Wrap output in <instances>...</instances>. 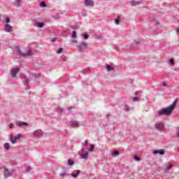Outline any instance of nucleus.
<instances>
[{
  "mask_svg": "<svg viewBox=\"0 0 179 179\" xmlns=\"http://www.w3.org/2000/svg\"><path fill=\"white\" fill-rule=\"evenodd\" d=\"M178 98H176L173 101V104L170 105L167 108H164L157 111L158 115H171L173 114V111H174V108L177 106V103H178Z\"/></svg>",
  "mask_w": 179,
  "mask_h": 179,
  "instance_id": "f257e3e1",
  "label": "nucleus"
},
{
  "mask_svg": "<svg viewBox=\"0 0 179 179\" xmlns=\"http://www.w3.org/2000/svg\"><path fill=\"white\" fill-rule=\"evenodd\" d=\"M17 52L21 56V57H30L33 55V53L31 52V50H27L26 53H23L22 52V50H20V47L16 46Z\"/></svg>",
  "mask_w": 179,
  "mask_h": 179,
  "instance_id": "f03ea898",
  "label": "nucleus"
},
{
  "mask_svg": "<svg viewBox=\"0 0 179 179\" xmlns=\"http://www.w3.org/2000/svg\"><path fill=\"white\" fill-rule=\"evenodd\" d=\"M87 43L83 41L80 42L78 45L77 48H78V50L80 52H82V51H85V50H87Z\"/></svg>",
  "mask_w": 179,
  "mask_h": 179,
  "instance_id": "7ed1b4c3",
  "label": "nucleus"
},
{
  "mask_svg": "<svg viewBox=\"0 0 179 179\" xmlns=\"http://www.w3.org/2000/svg\"><path fill=\"white\" fill-rule=\"evenodd\" d=\"M155 129H157V131H159L160 132H163L164 131V123L163 122H159L155 124Z\"/></svg>",
  "mask_w": 179,
  "mask_h": 179,
  "instance_id": "20e7f679",
  "label": "nucleus"
},
{
  "mask_svg": "<svg viewBox=\"0 0 179 179\" xmlns=\"http://www.w3.org/2000/svg\"><path fill=\"white\" fill-rule=\"evenodd\" d=\"M21 136H22V134H19L15 136H13V135H10V140L11 143H13V144L16 143V141L17 139H20Z\"/></svg>",
  "mask_w": 179,
  "mask_h": 179,
  "instance_id": "39448f33",
  "label": "nucleus"
},
{
  "mask_svg": "<svg viewBox=\"0 0 179 179\" xmlns=\"http://www.w3.org/2000/svg\"><path fill=\"white\" fill-rule=\"evenodd\" d=\"M81 151H83V153L80 154L81 159H84V160H86V159H87V157H89V152L85 151V148H83V147L81 148Z\"/></svg>",
  "mask_w": 179,
  "mask_h": 179,
  "instance_id": "423d86ee",
  "label": "nucleus"
},
{
  "mask_svg": "<svg viewBox=\"0 0 179 179\" xmlns=\"http://www.w3.org/2000/svg\"><path fill=\"white\" fill-rule=\"evenodd\" d=\"M32 135L34 136H43V135H44V132L43 131V130L39 129L35 130L32 133Z\"/></svg>",
  "mask_w": 179,
  "mask_h": 179,
  "instance_id": "0eeeda50",
  "label": "nucleus"
},
{
  "mask_svg": "<svg viewBox=\"0 0 179 179\" xmlns=\"http://www.w3.org/2000/svg\"><path fill=\"white\" fill-rule=\"evenodd\" d=\"M19 73V68L16 67L10 70L11 78H16V75Z\"/></svg>",
  "mask_w": 179,
  "mask_h": 179,
  "instance_id": "6e6552de",
  "label": "nucleus"
},
{
  "mask_svg": "<svg viewBox=\"0 0 179 179\" xmlns=\"http://www.w3.org/2000/svg\"><path fill=\"white\" fill-rule=\"evenodd\" d=\"M13 30V27L9 25V24H6L4 25V31H6V33H10V31H12Z\"/></svg>",
  "mask_w": 179,
  "mask_h": 179,
  "instance_id": "1a4fd4ad",
  "label": "nucleus"
},
{
  "mask_svg": "<svg viewBox=\"0 0 179 179\" xmlns=\"http://www.w3.org/2000/svg\"><path fill=\"white\" fill-rule=\"evenodd\" d=\"M166 153V151L164 149H161V150H155L153 152V155H160L161 156H163V155H164Z\"/></svg>",
  "mask_w": 179,
  "mask_h": 179,
  "instance_id": "9d476101",
  "label": "nucleus"
},
{
  "mask_svg": "<svg viewBox=\"0 0 179 179\" xmlns=\"http://www.w3.org/2000/svg\"><path fill=\"white\" fill-rule=\"evenodd\" d=\"M141 3H142V0H131L130 2L131 6H136L141 5Z\"/></svg>",
  "mask_w": 179,
  "mask_h": 179,
  "instance_id": "9b49d317",
  "label": "nucleus"
},
{
  "mask_svg": "<svg viewBox=\"0 0 179 179\" xmlns=\"http://www.w3.org/2000/svg\"><path fill=\"white\" fill-rule=\"evenodd\" d=\"M85 6H94V1L93 0H85Z\"/></svg>",
  "mask_w": 179,
  "mask_h": 179,
  "instance_id": "f8f14e48",
  "label": "nucleus"
},
{
  "mask_svg": "<svg viewBox=\"0 0 179 179\" xmlns=\"http://www.w3.org/2000/svg\"><path fill=\"white\" fill-rule=\"evenodd\" d=\"M70 125L71 127H73V128H79V122L78 121H70Z\"/></svg>",
  "mask_w": 179,
  "mask_h": 179,
  "instance_id": "ddd939ff",
  "label": "nucleus"
},
{
  "mask_svg": "<svg viewBox=\"0 0 179 179\" xmlns=\"http://www.w3.org/2000/svg\"><path fill=\"white\" fill-rule=\"evenodd\" d=\"M4 169V177H12V173L9 172V170L6 168Z\"/></svg>",
  "mask_w": 179,
  "mask_h": 179,
  "instance_id": "4468645a",
  "label": "nucleus"
},
{
  "mask_svg": "<svg viewBox=\"0 0 179 179\" xmlns=\"http://www.w3.org/2000/svg\"><path fill=\"white\" fill-rule=\"evenodd\" d=\"M17 127H29V124L26 122H20L17 123Z\"/></svg>",
  "mask_w": 179,
  "mask_h": 179,
  "instance_id": "2eb2a0df",
  "label": "nucleus"
},
{
  "mask_svg": "<svg viewBox=\"0 0 179 179\" xmlns=\"http://www.w3.org/2000/svg\"><path fill=\"white\" fill-rule=\"evenodd\" d=\"M150 22H151L154 26H157V24H159V22L157 20H156V19H155V17H151L150 18Z\"/></svg>",
  "mask_w": 179,
  "mask_h": 179,
  "instance_id": "dca6fc26",
  "label": "nucleus"
},
{
  "mask_svg": "<svg viewBox=\"0 0 179 179\" xmlns=\"http://www.w3.org/2000/svg\"><path fill=\"white\" fill-rule=\"evenodd\" d=\"M106 71L108 72H110L111 71H114V67L110 66V65H108V64H106Z\"/></svg>",
  "mask_w": 179,
  "mask_h": 179,
  "instance_id": "f3484780",
  "label": "nucleus"
},
{
  "mask_svg": "<svg viewBox=\"0 0 179 179\" xmlns=\"http://www.w3.org/2000/svg\"><path fill=\"white\" fill-rule=\"evenodd\" d=\"M80 174V171H77L76 173H71V177H73V178H78V176Z\"/></svg>",
  "mask_w": 179,
  "mask_h": 179,
  "instance_id": "a211bd4d",
  "label": "nucleus"
},
{
  "mask_svg": "<svg viewBox=\"0 0 179 179\" xmlns=\"http://www.w3.org/2000/svg\"><path fill=\"white\" fill-rule=\"evenodd\" d=\"M94 150V145L93 144H90V148H88L87 152H93Z\"/></svg>",
  "mask_w": 179,
  "mask_h": 179,
  "instance_id": "6ab92c4d",
  "label": "nucleus"
},
{
  "mask_svg": "<svg viewBox=\"0 0 179 179\" xmlns=\"http://www.w3.org/2000/svg\"><path fill=\"white\" fill-rule=\"evenodd\" d=\"M4 149L9 150L10 149V145L8 143H4Z\"/></svg>",
  "mask_w": 179,
  "mask_h": 179,
  "instance_id": "aec40b11",
  "label": "nucleus"
},
{
  "mask_svg": "<svg viewBox=\"0 0 179 179\" xmlns=\"http://www.w3.org/2000/svg\"><path fill=\"white\" fill-rule=\"evenodd\" d=\"M67 164L69 166H73V164H75V162L73 161H72L71 159H68Z\"/></svg>",
  "mask_w": 179,
  "mask_h": 179,
  "instance_id": "412c9836",
  "label": "nucleus"
},
{
  "mask_svg": "<svg viewBox=\"0 0 179 179\" xmlns=\"http://www.w3.org/2000/svg\"><path fill=\"white\" fill-rule=\"evenodd\" d=\"M82 36L85 40H87V38H89V37H90L89 34H87V33L83 34Z\"/></svg>",
  "mask_w": 179,
  "mask_h": 179,
  "instance_id": "4be33fe9",
  "label": "nucleus"
},
{
  "mask_svg": "<svg viewBox=\"0 0 179 179\" xmlns=\"http://www.w3.org/2000/svg\"><path fill=\"white\" fill-rule=\"evenodd\" d=\"M23 83H24V85H26L27 87L29 86V80L27 79V78H25L23 80Z\"/></svg>",
  "mask_w": 179,
  "mask_h": 179,
  "instance_id": "5701e85b",
  "label": "nucleus"
},
{
  "mask_svg": "<svg viewBox=\"0 0 179 179\" xmlns=\"http://www.w3.org/2000/svg\"><path fill=\"white\" fill-rule=\"evenodd\" d=\"M120 155V152L118 151H113L112 152V156H113L114 157H115L116 156H118Z\"/></svg>",
  "mask_w": 179,
  "mask_h": 179,
  "instance_id": "b1692460",
  "label": "nucleus"
},
{
  "mask_svg": "<svg viewBox=\"0 0 179 179\" xmlns=\"http://www.w3.org/2000/svg\"><path fill=\"white\" fill-rule=\"evenodd\" d=\"M20 3H22V0H16L15 1V6H20Z\"/></svg>",
  "mask_w": 179,
  "mask_h": 179,
  "instance_id": "393cba45",
  "label": "nucleus"
},
{
  "mask_svg": "<svg viewBox=\"0 0 179 179\" xmlns=\"http://www.w3.org/2000/svg\"><path fill=\"white\" fill-rule=\"evenodd\" d=\"M44 22H37V27H40V28H42V27H44Z\"/></svg>",
  "mask_w": 179,
  "mask_h": 179,
  "instance_id": "a878e982",
  "label": "nucleus"
},
{
  "mask_svg": "<svg viewBox=\"0 0 179 179\" xmlns=\"http://www.w3.org/2000/svg\"><path fill=\"white\" fill-rule=\"evenodd\" d=\"M65 176H66V171H63V172L59 173V176L62 177V178L65 177Z\"/></svg>",
  "mask_w": 179,
  "mask_h": 179,
  "instance_id": "bb28decb",
  "label": "nucleus"
},
{
  "mask_svg": "<svg viewBox=\"0 0 179 179\" xmlns=\"http://www.w3.org/2000/svg\"><path fill=\"white\" fill-rule=\"evenodd\" d=\"M134 159L136 161V162H141V158L139 157H138L137 155H134Z\"/></svg>",
  "mask_w": 179,
  "mask_h": 179,
  "instance_id": "cd10ccee",
  "label": "nucleus"
},
{
  "mask_svg": "<svg viewBox=\"0 0 179 179\" xmlns=\"http://www.w3.org/2000/svg\"><path fill=\"white\" fill-rule=\"evenodd\" d=\"M40 6H41V8H47V4L44 2H41L40 3Z\"/></svg>",
  "mask_w": 179,
  "mask_h": 179,
  "instance_id": "c85d7f7f",
  "label": "nucleus"
},
{
  "mask_svg": "<svg viewBox=\"0 0 179 179\" xmlns=\"http://www.w3.org/2000/svg\"><path fill=\"white\" fill-rule=\"evenodd\" d=\"M124 111H129L130 108H129V106L128 105H125L124 106Z\"/></svg>",
  "mask_w": 179,
  "mask_h": 179,
  "instance_id": "c756f323",
  "label": "nucleus"
},
{
  "mask_svg": "<svg viewBox=\"0 0 179 179\" xmlns=\"http://www.w3.org/2000/svg\"><path fill=\"white\" fill-rule=\"evenodd\" d=\"M73 108H75V107H73V106H70V107H69L68 108V110H69V113H72V110H73Z\"/></svg>",
  "mask_w": 179,
  "mask_h": 179,
  "instance_id": "7c9ffc66",
  "label": "nucleus"
},
{
  "mask_svg": "<svg viewBox=\"0 0 179 179\" xmlns=\"http://www.w3.org/2000/svg\"><path fill=\"white\" fill-rule=\"evenodd\" d=\"M115 24H120V17H117L116 20H115Z\"/></svg>",
  "mask_w": 179,
  "mask_h": 179,
  "instance_id": "2f4dec72",
  "label": "nucleus"
},
{
  "mask_svg": "<svg viewBox=\"0 0 179 179\" xmlns=\"http://www.w3.org/2000/svg\"><path fill=\"white\" fill-rule=\"evenodd\" d=\"M171 165H167L166 167L165 168V171H167L168 170H171Z\"/></svg>",
  "mask_w": 179,
  "mask_h": 179,
  "instance_id": "473e14b6",
  "label": "nucleus"
},
{
  "mask_svg": "<svg viewBox=\"0 0 179 179\" xmlns=\"http://www.w3.org/2000/svg\"><path fill=\"white\" fill-rule=\"evenodd\" d=\"M62 51H64V48H59V50H57V53L61 54V52H62Z\"/></svg>",
  "mask_w": 179,
  "mask_h": 179,
  "instance_id": "72a5a7b5",
  "label": "nucleus"
},
{
  "mask_svg": "<svg viewBox=\"0 0 179 179\" xmlns=\"http://www.w3.org/2000/svg\"><path fill=\"white\" fill-rule=\"evenodd\" d=\"M72 37L73 38H76V31H72Z\"/></svg>",
  "mask_w": 179,
  "mask_h": 179,
  "instance_id": "f704fd0d",
  "label": "nucleus"
},
{
  "mask_svg": "<svg viewBox=\"0 0 179 179\" xmlns=\"http://www.w3.org/2000/svg\"><path fill=\"white\" fill-rule=\"evenodd\" d=\"M88 143H89V141L87 140H85L84 141V145H85V146H86V148H88V146H89Z\"/></svg>",
  "mask_w": 179,
  "mask_h": 179,
  "instance_id": "c9c22d12",
  "label": "nucleus"
},
{
  "mask_svg": "<svg viewBox=\"0 0 179 179\" xmlns=\"http://www.w3.org/2000/svg\"><path fill=\"white\" fill-rule=\"evenodd\" d=\"M10 20L9 19V17H6V20H5V23L6 24H8V23H10Z\"/></svg>",
  "mask_w": 179,
  "mask_h": 179,
  "instance_id": "e433bc0d",
  "label": "nucleus"
},
{
  "mask_svg": "<svg viewBox=\"0 0 179 179\" xmlns=\"http://www.w3.org/2000/svg\"><path fill=\"white\" fill-rule=\"evenodd\" d=\"M169 64H171V65H173L174 64V59H170Z\"/></svg>",
  "mask_w": 179,
  "mask_h": 179,
  "instance_id": "4c0bfd02",
  "label": "nucleus"
},
{
  "mask_svg": "<svg viewBox=\"0 0 179 179\" xmlns=\"http://www.w3.org/2000/svg\"><path fill=\"white\" fill-rule=\"evenodd\" d=\"M30 170H31V166H27V169H26L27 173H29V171H30Z\"/></svg>",
  "mask_w": 179,
  "mask_h": 179,
  "instance_id": "58836bf2",
  "label": "nucleus"
},
{
  "mask_svg": "<svg viewBox=\"0 0 179 179\" xmlns=\"http://www.w3.org/2000/svg\"><path fill=\"white\" fill-rule=\"evenodd\" d=\"M34 77H35L36 78H41V75H40V74H35V75H34Z\"/></svg>",
  "mask_w": 179,
  "mask_h": 179,
  "instance_id": "ea45409f",
  "label": "nucleus"
},
{
  "mask_svg": "<svg viewBox=\"0 0 179 179\" xmlns=\"http://www.w3.org/2000/svg\"><path fill=\"white\" fill-rule=\"evenodd\" d=\"M71 43H73V44H76V43H78V41H76V39H72Z\"/></svg>",
  "mask_w": 179,
  "mask_h": 179,
  "instance_id": "a19ab883",
  "label": "nucleus"
},
{
  "mask_svg": "<svg viewBox=\"0 0 179 179\" xmlns=\"http://www.w3.org/2000/svg\"><path fill=\"white\" fill-rule=\"evenodd\" d=\"M59 113H60V114H62L64 113V110L61 108H59Z\"/></svg>",
  "mask_w": 179,
  "mask_h": 179,
  "instance_id": "79ce46f5",
  "label": "nucleus"
},
{
  "mask_svg": "<svg viewBox=\"0 0 179 179\" xmlns=\"http://www.w3.org/2000/svg\"><path fill=\"white\" fill-rule=\"evenodd\" d=\"M138 100H139V97L133 98V101H138Z\"/></svg>",
  "mask_w": 179,
  "mask_h": 179,
  "instance_id": "37998d69",
  "label": "nucleus"
},
{
  "mask_svg": "<svg viewBox=\"0 0 179 179\" xmlns=\"http://www.w3.org/2000/svg\"><path fill=\"white\" fill-rule=\"evenodd\" d=\"M86 72H89V70H87V69H84V70H83V73L85 74Z\"/></svg>",
  "mask_w": 179,
  "mask_h": 179,
  "instance_id": "c03bdc74",
  "label": "nucleus"
},
{
  "mask_svg": "<svg viewBox=\"0 0 179 179\" xmlns=\"http://www.w3.org/2000/svg\"><path fill=\"white\" fill-rule=\"evenodd\" d=\"M9 128L10 129H12V128H13V124L12 123L9 124Z\"/></svg>",
  "mask_w": 179,
  "mask_h": 179,
  "instance_id": "a18cd8bd",
  "label": "nucleus"
},
{
  "mask_svg": "<svg viewBox=\"0 0 179 179\" xmlns=\"http://www.w3.org/2000/svg\"><path fill=\"white\" fill-rule=\"evenodd\" d=\"M162 86H163L164 87H166V86H167V84L164 82V83H162Z\"/></svg>",
  "mask_w": 179,
  "mask_h": 179,
  "instance_id": "49530a36",
  "label": "nucleus"
},
{
  "mask_svg": "<svg viewBox=\"0 0 179 179\" xmlns=\"http://www.w3.org/2000/svg\"><path fill=\"white\" fill-rule=\"evenodd\" d=\"M176 33L179 35V28H176Z\"/></svg>",
  "mask_w": 179,
  "mask_h": 179,
  "instance_id": "de8ad7c7",
  "label": "nucleus"
},
{
  "mask_svg": "<svg viewBox=\"0 0 179 179\" xmlns=\"http://www.w3.org/2000/svg\"><path fill=\"white\" fill-rule=\"evenodd\" d=\"M55 40H57V38H52V43H54L55 41Z\"/></svg>",
  "mask_w": 179,
  "mask_h": 179,
  "instance_id": "09e8293b",
  "label": "nucleus"
},
{
  "mask_svg": "<svg viewBox=\"0 0 179 179\" xmlns=\"http://www.w3.org/2000/svg\"><path fill=\"white\" fill-rule=\"evenodd\" d=\"M106 118L108 120V118H110V115H106Z\"/></svg>",
  "mask_w": 179,
  "mask_h": 179,
  "instance_id": "8fccbe9b",
  "label": "nucleus"
},
{
  "mask_svg": "<svg viewBox=\"0 0 179 179\" xmlns=\"http://www.w3.org/2000/svg\"><path fill=\"white\" fill-rule=\"evenodd\" d=\"M138 93H139V92H135V95L137 96V94H138Z\"/></svg>",
  "mask_w": 179,
  "mask_h": 179,
  "instance_id": "3c124183",
  "label": "nucleus"
},
{
  "mask_svg": "<svg viewBox=\"0 0 179 179\" xmlns=\"http://www.w3.org/2000/svg\"><path fill=\"white\" fill-rule=\"evenodd\" d=\"M139 43H140L139 41H136V44L137 45L139 44Z\"/></svg>",
  "mask_w": 179,
  "mask_h": 179,
  "instance_id": "603ef678",
  "label": "nucleus"
},
{
  "mask_svg": "<svg viewBox=\"0 0 179 179\" xmlns=\"http://www.w3.org/2000/svg\"><path fill=\"white\" fill-rule=\"evenodd\" d=\"M20 76V78H23L24 75L21 74Z\"/></svg>",
  "mask_w": 179,
  "mask_h": 179,
  "instance_id": "864d4df0",
  "label": "nucleus"
},
{
  "mask_svg": "<svg viewBox=\"0 0 179 179\" xmlns=\"http://www.w3.org/2000/svg\"><path fill=\"white\" fill-rule=\"evenodd\" d=\"M71 29H76V27H71Z\"/></svg>",
  "mask_w": 179,
  "mask_h": 179,
  "instance_id": "5fc2aeb1",
  "label": "nucleus"
},
{
  "mask_svg": "<svg viewBox=\"0 0 179 179\" xmlns=\"http://www.w3.org/2000/svg\"><path fill=\"white\" fill-rule=\"evenodd\" d=\"M26 89H29V87H27Z\"/></svg>",
  "mask_w": 179,
  "mask_h": 179,
  "instance_id": "6e6d98bb",
  "label": "nucleus"
},
{
  "mask_svg": "<svg viewBox=\"0 0 179 179\" xmlns=\"http://www.w3.org/2000/svg\"><path fill=\"white\" fill-rule=\"evenodd\" d=\"M1 43H0V48H1Z\"/></svg>",
  "mask_w": 179,
  "mask_h": 179,
  "instance_id": "4d7b16f0",
  "label": "nucleus"
},
{
  "mask_svg": "<svg viewBox=\"0 0 179 179\" xmlns=\"http://www.w3.org/2000/svg\"><path fill=\"white\" fill-rule=\"evenodd\" d=\"M178 151H179V148H178Z\"/></svg>",
  "mask_w": 179,
  "mask_h": 179,
  "instance_id": "13d9d810",
  "label": "nucleus"
}]
</instances>
